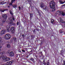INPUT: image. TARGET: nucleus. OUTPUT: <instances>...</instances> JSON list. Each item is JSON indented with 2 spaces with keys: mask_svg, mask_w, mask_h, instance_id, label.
Instances as JSON below:
<instances>
[{
  "mask_svg": "<svg viewBox=\"0 0 65 65\" xmlns=\"http://www.w3.org/2000/svg\"><path fill=\"white\" fill-rule=\"evenodd\" d=\"M22 51L23 52H25V51L24 50H22Z\"/></svg>",
  "mask_w": 65,
  "mask_h": 65,
  "instance_id": "c85d7f7f",
  "label": "nucleus"
},
{
  "mask_svg": "<svg viewBox=\"0 0 65 65\" xmlns=\"http://www.w3.org/2000/svg\"><path fill=\"white\" fill-rule=\"evenodd\" d=\"M13 7L14 8H15L17 7V5H14L13 6Z\"/></svg>",
  "mask_w": 65,
  "mask_h": 65,
  "instance_id": "b1692460",
  "label": "nucleus"
},
{
  "mask_svg": "<svg viewBox=\"0 0 65 65\" xmlns=\"http://www.w3.org/2000/svg\"><path fill=\"white\" fill-rule=\"evenodd\" d=\"M30 60H31V59H30Z\"/></svg>",
  "mask_w": 65,
  "mask_h": 65,
  "instance_id": "79ce46f5",
  "label": "nucleus"
},
{
  "mask_svg": "<svg viewBox=\"0 0 65 65\" xmlns=\"http://www.w3.org/2000/svg\"><path fill=\"white\" fill-rule=\"evenodd\" d=\"M35 31H33V32H34H34H35Z\"/></svg>",
  "mask_w": 65,
  "mask_h": 65,
  "instance_id": "58836bf2",
  "label": "nucleus"
},
{
  "mask_svg": "<svg viewBox=\"0 0 65 65\" xmlns=\"http://www.w3.org/2000/svg\"><path fill=\"white\" fill-rule=\"evenodd\" d=\"M33 16V14H30V19H31L32 17Z\"/></svg>",
  "mask_w": 65,
  "mask_h": 65,
  "instance_id": "5701e85b",
  "label": "nucleus"
},
{
  "mask_svg": "<svg viewBox=\"0 0 65 65\" xmlns=\"http://www.w3.org/2000/svg\"><path fill=\"white\" fill-rule=\"evenodd\" d=\"M19 10H20L21 9V7H19Z\"/></svg>",
  "mask_w": 65,
  "mask_h": 65,
  "instance_id": "7c9ffc66",
  "label": "nucleus"
},
{
  "mask_svg": "<svg viewBox=\"0 0 65 65\" xmlns=\"http://www.w3.org/2000/svg\"><path fill=\"white\" fill-rule=\"evenodd\" d=\"M10 14H11V15H13V13H12V12H11V11H10Z\"/></svg>",
  "mask_w": 65,
  "mask_h": 65,
  "instance_id": "393cba45",
  "label": "nucleus"
},
{
  "mask_svg": "<svg viewBox=\"0 0 65 65\" xmlns=\"http://www.w3.org/2000/svg\"><path fill=\"white\" fill-rule=\"evenodd\" d=\"M1 60L3 61H8L10 60V58L7 57L6 56H5L4 57H2L1 59Z\"/></svg>",
  "mask_w": 65,
  "mask_h": 65,
  "instance_id": "7ed1b4c3",
  "label": "nucleus"
},
{
  "mask_svg": "<svg viewBox=\"0 0 65 65\" xmlns=\"http://www.w3.org/2000/svg\"><path fill=\"white\" fill-rule=\"evenodd\" d=\"M6 54L5 51H4L2 53H0V59H1L3 57H4L5 56H4L3 55H4Z\"/></svg>",
  "mask_w": 65,
  "mask_h": 65,
  "instance_id": "0eeeda50",
  "label": "nucleus"
},
{
  "mask_svg": "<svg viewBox=\"0 0 65 65\" xmlns=\"http://www.w3.org/2000/svg\"><path fill=\"white\" fill-rule=\"evenodd\" d=\"M17 25H19V22H17Z\"/></svg>",
  "mask_w": 65,
  "mask_h": 65,
  "instance_id": "c756f323",
  "label": "nucleus"
},
{
  "mask_svg": "<svg viewBox=\"0 0 65 65\" xmlns=\"http://www.w3.org/2000/svg\"><path fill=\"white\" fill-rule=\"evenodd\" d=\"M14 19H15V16H13L12 18H9L8 19V23L10 25H15V23L13 22V21H14Z\"/></svg>",
  "mask_w": 65,
  "mask_h": 65,
  "instance_id": "f257e3e1",
  "label": "nucleus"
},
{
  "mask_svg": "<svg viewBox=\"0 0 65 65\" xmlns=\"http://www.w3.org/2000/svg\"><path fill=\"white\" fill-rule=\"evenodd\" d=\"M49 5L50 8H53V7L55 6V3L54 2L53 0L52 1L50 2Z\"/></svg>",
  "mask_w": 65,
  "mask_h": 65,
  "instance_id": "f03ea898",
  "label": "nucleus"
},
{
  "mask_svg": "<svg viewBox=\"0 0 65 65\" xmlns=\"http://www.w3.org/2000/svg\"><path fill=\"white\" fill-rule=\"evenodd\" d=\"M47 65H49V63H47Z\"/></svg>",
  "mask_w": 65,
  "mask_h": 65,
  "instance_id": "473e14b6",
  "label": "nucleus"
},
{
  "mask_svg": "<svg viewBox=\"0 0 65 65\" xmlns=\"http://www.w3.org/2000/svg\"><path fill=\"white\" fill-rule=\"evenodd\" d=\"M22 36H23V37L24 36V35H22Z\"/></svg>",
  "mask_w": 65,
  "mask_h": 65,
  "instance_id": "4c0bfd02",
  "label": "nucleus"
},
{
  "mask_svg": "<svg viewBox=\"0 0 65 65\" xmlns=\"http://www.w3.org/2000/svg\"><path fill=\"white\" fill-rule=\"evenodd\" d=\"M15 0H12L11 1V3H10L9 4V5H12V4L14 2V1H15Z\"/></svg>",
  "mask_w": 65,
  "mask_h": 65,
  "instance_id": "4468645a",
  "label": "nucleus"
},
{
  "mask_svg": "<svg viewBox=\"0 0 65 65\" xmlns=\"http://www.w3.org/2000/svg\"><path fill=\"white\" fill-rule=\"evenodd\" d=\"M57 13H58L59 15H60V14H61V13L62 12V11H58L57 12Z\"/></svg>",
  "mask_w": 65,
  "mask_h": 65,
  "instance_id": "2eb2a0df",
  "label": "nucleus"
},
{
  "mask_svg": "<svg viewBox=\"0 0 65 65\" xmlns=\"http://www.w3.org/2000/svg\"><path fill=\"white\" fill-rule=\"evenodd\" d=\"M61 14H62V15L63 16H64V15H65V13L63 12H62V13Z\"/></svg>",
  "mask_w": 65,
  "mask_h": 65,
  "instance_id": "4be33fe9",
  "label": "nucleus"
},
{
  "mask_svg": "<svg viewBox=\"0 0 65 65\" xmlns=\"http://www.w3.org/2000/svg\"><path fill=\"white\" fill-rule=\"evenodd\" d=\"M7 48H10L11 47V46H10V45H9V44H8L7 45Z\"/></svg>",
  "mask_w": 65,
  "mask_h": 65,
  "instance_id": "dca6fc26",
  "label": "nucleus"
},
{
  "mask_svg": "<svg viewBox=\"0 0 65 65\" xmlns=\"http://www.w3.org/2000/svg\"><path fill=\"white\" fill-rule=\"evenodd\" d=\"M56 10V8H55V7H54L53 8H52V11H55Z\"/></svg>",
  "mask_w": 65,
  "mask_h": 65,
  "instance_id": "f3484780",
  "label": "nucleus"
},
{
  "mask_svg": "<svg viewBox=\"0 0 65 65\" xmlns=\"http://www.w3.org/2000/svg\"><path fill=\"white\" fill-rule=\"evenodd\" d=\"M41 7L42 8H43L46 11L48 9L47 7L44 5V4L43 3H41Z\"/></svg>",
  "mask_w": 65,
  "mask_h": 65,
  "instance_id": "423d86ee",
  "label": "nucleus"
},
{
  "mask_svg": "<svg viewBox=\"0 0 65 65\" xmlns=\"http://www.w3.org/2000/svg\"><path fill=\"white\" fill-rule=\"evenodd\" d=\"M4 3V2H2L1 3V4H2V5H3V4H5V3Z\"/></svg>",
  "mask_w": 65,
  "mask_h": 65,
  "instance_id": "bb28decb",
  "label": "nucleus"
},
{
  "mask_svg": "<svg viewBox=\"0 0 65 65\" xmlns=\"http://www.w3.org/2000/svg\"><path fill=\"white\" fill-rule=\"evenodd\" d=\"M2 38L0 37V45L1 44V43L2 42Z\"/></svg>",
  "mask_w": 65,
  "mask_h": 65,
  "instance_id": "a211bd4d",
  "label": "nucleus"
},
{
  "mask_svg": "<svg viewBox=\"0 0 65 65\" xmlns=\"http://www.w3.org/2000/svg\"><path fill=\"white\" fill-rule=\"evenodd\" d=\"M6 32V30H5V29H4L1 31L0 34L1 35H3V34H5Z\"/></svg>",
  "mask_w": 65,
  "mask_h": 65,
  "instance_id": "1a4fd4ad",
  "label": "nucleus"
},
{
  "mask_svg": "<svg viewBox=\"0 0 65 65\" xmlns=\"http://www.w3.org/2000/svg\"><path fill=\"white\" fill-rule=\"evenodd\" d=\"M12 61H10V62L9 61L7 62L6 64V65H11V64H12Z\"/></svg>",
  "mask_w": 65,
  "mask_h": 65,
  "instance_id": "9b49d317",
  "label": "nucleus"
},
{
  "mask_svg": "<svg viewBox=\"0 0 65 65\" xmlns=\"http://www.w3.org/2000/svg\"><path fill=\"white\" fill-rule=\"evenodd\" d=\"M10 56L11 57L14 56V53L12 52H11L10 53Z\"/></svg>",
  "mask_w": 65,
  "mask_h": 65,
  "instance_id": "f8f14e48",
  "label": "nucleus"
},
{
  "mask_svg": "<svg viewBox=\"0 0 65 65\" xmlns=\"http://www.w3.org/2000/svg\"><path fill=\"white\" fill-rule=\"evenodd\" d=\"M62 32H60V33H62Z\"/></svg>",
  "mask_w": 65,
  "mask_h": 65,
  "instance_id": "e433bc0d",
  "label": "nucleus"
},
{
  "mask_svg": "<svg viewBox=\"0 0 65 65\" xmlns=\"http://www.w3.org/2000/svg\"><path fill=\"white\" fill-rule=\"evenodd\" d=\"M11 38V35L9 34H6L4 36V38L6 40H8Z\"/></svg>",
  "mask_w": 65,
  "mask_h": 65,
  "instance_id": "20e7f679",
  "label": "nucleus"
},
{
  "mask_svg": "<svg viewBox=\"0 0 65 65\" xmlns=\"http://www.w3.org/2000/svg\"><path fill=\"white\" fill-rule=\"evenodd\" d=\"M10 30L11 31L12 33H14L15 32L14 30V27L13 26L11 27Z\"/></svg>",
  "mask_w": 65,
  "mask_h": 65,
  "instance_id": "6e6552de",
  "label": "nucleus"
},
{
  "mask_svg": "<svg viewBox=\"0 0 65 65\" xmlns=\"http://www.w3.org/2000/svg\"><path fill=\"white\" fill-rule=\"evenodd\" d=\"M55 21L54 20H51V23L52 24H54V21Z\"/></svg>",
  "mask_w": 65,
  "mask_h": 65,
  "instance_id": "412c9836",
  "label": "nucleus"
},
{
  "mask_svg": "<svg viewBox=\"0 0 65 65\" xmlns=\"http://www.w3.org/2000/svg\"><path fill=\"white\" fill-rule=\"evenodd\" d=\"M31 9L32 10V9H34V7H31Z\"/></svg>",
  "mask_w": 65,
  "mask_h": 65,
  "instance_id": "a878e982",
  "label": "nucleus"
},
{
  "mask_svg": "<svg viewBox=\"0 0 65 65\" xmlns=\"http://www.w3.org/2000/svg\"><path fill=\"white\" fill-rule=\"evenodd\" d=\"M19 52H21V50H19Z\"/></svg>",
  "mask_w": 65,
  "mask_h": 65,
  "instance_id": "2f4dec72",
  "label": "nucleus"
},
{
  "mask_svg": "<svg viewBox=\"0 0 65 65\" xmlns=\"http://www.w3.org/2000/svg\"><path fill=\"white\" fill-rule=\"evenodd\" d=\"M37 10L38 11V10Z\"/></svg>",
  "mask_w": 65,
  "mask_h": 65,
  "instance_id": "ea45409f",
  "label": "nucleus"
},
{
  "mask_svg": "<svg viewBox=\"0 0 65 65\" xmlns=\"http://www.w3.org/2000/svg\"><path fill=\"white\" fill-rule=\"evenodd\" d=\"M13 39L14 41H16V40H17V38H15V37H14L13 38Z\"/></svg>",
  "mask_w": 65,
  "mask_h": 65,
  "instance_id": "aec40b11",
  "label": "nucleus"
},
{
  "mask_svg": "<svg viewBox=\"0 0 65 65\" xmlns=\"http://www.w3.org/2000/svg\"><path fill=\"white\" fill-rule=\"evenodd\" d=\"M1 25L2 26H3V24H1Z\"/></svg>",
  "mask_w": 65,
  "mask_h": 65,
  "instance_id": "72a5a7b5",
  "label": "nucleus"
},
{
  "mask_svg": "<svg viewBox=\"0 0 65 65\" xmlns=\"http://www.w3.org/2000/svg\"><path fill=\"white\" fill-rule=\"evenodd\" d=\"M7 31V32H9L10 31V27L9 25H8L6 27Z\"/></svg>",
  "mask_w": 65,
  "mask_h": 65,
  "instance_id": "9d476101",
  "label": "nucleus"
},
{
  "mask_svg": "<svg viewBox=\"0 0 65 65\" xmlns=\"http://www.w3.org/2000/svg\"><path fill=\"white\" fill-rule=\"evenodd\" d=\"M28 1L29 2L30 6H31V0H28Z\"/></svg>",
  "mask_w": 65,
  "mask_h": 65,
  "instance_id": "6ab92c4d",
  "label": "nucleus"
},
{
  "mask_svg": "<svg viewBox=\"0 0 65 65\" xmlns=\"http://www.w3.org/2000/svg\"><path fill=\"white\" fill-rule=\"evenodd\" d=\"M2 48V46H0V48ZM1 49H0V52H1Z\"/></svg>",
  "mask_w": 65,
  "mask_h": 65,
  "instance_id": "cd10ccee",
  "label": "nucleus"
},
{
  "mask_svg": "<svg viewBox=\"0 0 65 65\" xmlns=\"http://www.w3.org/2000/svg\"><path fill=\"white\" fill-rule=\"evenodd\" d=\"M2 17L3 19V21H2V22L3 23H5V22H6V21L7 19V16L6 14H4L2 15Z\"/></svg>",
  "mask_w": 65,
  "mask_h": 65,
  "instance_id": "39448f33",
  "label": "nucleus"
},
{
  "mask_svg": "<svg viewBox=\"0 0 65 65\" xmlns=\"http://www.w3.org/2000/svg\"><path fill=\"white\" fill-rule=\"evenodd\" d=\"M41 53H42V52H41Z\"/></svg>",
  "mask_w": 65,
  "mask_h": 65,
  "instance_id": "a19ab883",
  "label": "nucleus"
},
{
  "mask_svg": "<svg viewBox=\"0 0 65 65\" xmlns=\"http://www.w3.org/2000/svg\"><path fill=\"white\" fill-rule=\"evenodd\" d=\"M9 6H8V8H9Z\"/></svg>",
  "mask_w": 65,
  "mask_h": 65,
  "instance_id": "f704fd0d",
  "label": "nucleus"
},
{
  "mask_svg": "<svg viewBox=\"0 0 65 65\" xmlns=\"http://www.w3.org/2000/svg\"><path fill=\"white\" fill-rule=\"evenodd\" d=\"M0 10H1L2 12H4L5 11H7V10H8V9H4L3 10L2 9H0Z\"/></svg>",
  "mask_w": 65,
  "mask_h": 65,
  "instance_id": "ddd939ff",
  "label": "nucleus"
},
{
  "mask_svg": "<svg viewBox=\"0 0 65 65\" xmlns=\"http://www.w3.org/2000/svg\"><path fill=\"white\" fill-rule=\"evenodd\" d=\"M56 14H57L56 13L55 14V15H56Z\"/></svg>",
  "mask_w": 65,
  "mask_h": 65,
  "instance_id": "c9c22d12",
  "label": "nucleus"
}]
</instances>
